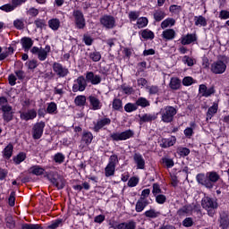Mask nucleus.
<instances>
[{
  "instance_id": "ea45409f",
  "label": "nucleus",
  "mask_w": 229,
  "mask_h": 229,
  "mask_svg": "<svg viewBox=\"0 0 229 229\" xmlns=\"http://www.w3.org/2000/svg\"><path fill=\"white\" fill-rule=\"evenodd\" d=\"M151 104L149 103V100H148L144 97H140L136 100V106L139 108V106H141V108H146L149 106Z\"/></svg>"
},
{
  "instance_id": "0e129e2a",
  "label": "nucleus",
  "mask_w": 229,
  "mask_h": 229,
  "mask_svg": "<svg viewBox=\"0 0 229 229\" xmlns=\"http://www.w3.org/2000/svg\"><path fill=\"white\" fill-rule=\"evenodd\" d=\"M117 164H119V157H117V155L114 154L110 156L108 165H114L115 167Z\"/></svg>"
},
{
  "instance_id": "603ef678",
  "label": "nucleus",
  "mask_w": 229,
  "mask_h": 229,
  "mask_svg": "<svg viewBox=\"0 0 229 229\" xmlns=\"http://www.w3.org/2000/svg\"><path fill=\"white\" fill-rule=\"evenodd\" d=\"M25 65H26V67H28V69L30 71H33L38 67V62L35 59H32V60L26 62Z\"/></svg>"
},
{
  "instance_id": "c756f323",
  "label": "nucleus",
  "mask_w": 229,
  "mask_h": 229,
  "mask_svg": "<svg viewBox=\"0 0 229 229\" xmlns=\"http://www.w3.org/2000/svg\"><path fill=\"white\" fill-rule=\"evenodd\" d=\"M30 171L31 174H34L35 176H42V174H45L46 177V169L42 168V166L38 165L31 166Z\"/></svg>"
},
{
  "instance_id": "f704fd0d",
  "label": "nucleus",
  "mask_w": 229,
  "mask_h": 229,
  "mask_svg": "<svg viewBox=\"0 0 229 229\" xmlns=\"http://www.w3.org/2000/svg\"><path fill=\"white\" fill-rule=\"evenodd\" d=\"M166 15L167 14H165V11L162 9H157L154 12L153 17L156 22H160L164 21V19H165Z\"/></svg>"
},
{
  "instance_id": "f03ea898",
  "label": "nucleus",
  "mask_w": 229,
  "mask_h": 229,
  "mask_svg": "<svg viewBox=\"0 0 229 229\" xmlns=\"http://www.w3.org/2000/svg\"><path fill=\"white\" fill-rule=\"evenodd\" d=\"M220 179L221 175L216 171L207 172L206 174L199 173L196 175V181L199 185H202V187H205L208 191H212Z\"/></svg>"
},
{
  "instance_id": "e433bc0d",
  "label": "nucleus",
  "mask_w": 229,
  "mask_h": 229,
  "mask_svg": "<svg viewBox=\"0 0 229 229\" xmlns=\"http://www.w3.org/2000/svg\"><path fill=\"white\" fill-rule=\"evenodd\" d=\"M48 27L50 30H53V31H58L60 29V20L58 18H53L48 21Z\"/></svg>"
},
{
  "instance_id": "f257e3e1",
  "label": "nucleus",
  "mask_w": 229,
  "mask_h": 229,
  "mask_svg": "<svg viewBox=\"0 0 229 229\" xmlns=\"http://www.w3.org/2000/svg\"><path fill=\"white\" fill-rule=\"evenodd\" d=\"M103 81L101 75L95 74L94 72H87L85 76L81 75L73 81L72 88V92H85L88 83L91 85H99Z\"/></svg>"
},
{
  "instance_id": "bb28decb",
  "label": "nucleus",
  "mask_w": 229,
  "mask_h": 229,
  "mask_svg": "<svg viewBox=\"0 0 229 229\" xmlns=\"http://www.w3.org/2000/svg\"><path fill=\"white\" fill-rule=\"evenodd\" d=\"M112 109L114 112H123V99L114 98L112 101Z\"/></svg>"
},
{
  "instance_id": "4d7b16f0",
  "label": "nucleus",
  "mask_w": 229,
  "mask_h": 229,
  "mask_svg": "<svg viewBox=\"0 0 229 229\" xmlns=\"http://www.w3.org/2000/svg\"><path fill=\"white\" fill-rule=\"evenodd\" d=\"M154 197L156 198V203H157V205H164V203L167 201V197L164 194H158Z\"/></svg>"
},
{
  "instance_id": "cd10ccee",
  "label": "nucleus",
  "mask_w": 229,
  "mask_h": 229,
  "mask_svg": "<svg viewBox=\"0 0 229 229\" xmlns=\"http://www.w3.org/2000/svg\"><path fill=\"white\" fill-rule=\"evenodd\" d=\"M217 110H219V104L214 102L212 106L208 107L207 112V121L212 119L215 114H217Z\"/></svg>"
},
{
  "instance_id": "a878e982",
  "label": "nucleus",
  "mask_w": 229,
  "mask_h": 229,
  "mask_svg": "<svg viewBox=\"0 0 229 229\" xmlns=\"http://www.w3.org/2000/svg\"><path fill=\"white\" fill-rule=\"evenodd\" d=\"M169 87L172 90H180V89H182V80L178 77H172Z\"/></svg>"
},
{
  "instance_id": "9b49d317",
  "label": "nucleus",
  "mask_w": 229,
  "mask_h": 229,
  "mask_svg": "<svg viewBox=\"0 0 229 229\" xmlns=\"http://www.w3.org/2000/svg\"><path fill=\"white\" fill-rule=\"evenodd\" d=\"M94 126L92 128L93 131H95V133H99V131H101V130H103V128H105V126H110L112 124V119H110L109 117H104L101 119H98L96 122H94Z\"/></svg>"
},
{
  "instance_id": "3c124183",
  "label": "nucleus",
  "mask_w": 229,
  "mask_h": 229,
  "mask_svg": "<svg viewBox=\"0 0 229 229\" xmlns=\"http://www.w3.org/2000/svg\"><path fill=\"white\" fill-rule=\"evenodd\" d=\"M169 12L173 13V15H180L182 13V5L172 4L169 6Z\"/></svg>"
},
{
  "instance_id": "a18cd8bd",
  "label": "nucleus",
  "mask_w": 229,
  "mask_h": 229,
  "mask_svg": "<svg viewBox=\"0 0 229 229\" xmlns=\"http://www.w3.org/2000/svg\"><path fill=\"white\" fill-rule=\"evenodd\" d=\"M87 55H88L89 58L90 60H92V62H99V60H101V53L98 52L97 50H95L93 52H89Z\"/></svg>"
},
{
  "instance_id": "7ed1b4c3",
  "label": "nucleus",
  "mask_w": 229,
  "mask_h": 229,
  "mask_svg": "<svg viewBox=\"0 0 229 229\" xmlns=\"http://www.w3.org/2000/svg\"><path fill=\"white\" fill-rule=\"evenodd\" d=\"M0 110L3 113L2 117L4 123L13 121V107L8 104V98L6 97H0Z\"/></svg>"
},
{
  "instance_id": "4be33fe9",
  "label": "nucleus",
  "mask_w": 229,
  "mask_h": 229,
  "mask_svg": "<svg viewBox=\"0 0 229 229\" xmlns=\"http://www.w3.org/2000/svg\"><path fill=\"white\" fill-rule=\"evenodd\" d=\"M33 44H34V41L30 37H23L21 39V45L23 51H25V53H28V51H30V48L33 47Z\"/></svg>"
},
{
  "instance_id": "8fccbe9b",
  "label": "nucleus",
  "mask_w": 229,
  "mask_h": 229,
  "mask_svg": "<svg viewBox=\"0 0 229 229\" xmlns=\"http://www.w3.org/2000/svg\"><path fill=\"white\" fill-rule=\"evenodd\" d=\"M156 119L157 115L145 114L140 118V121H141V123H151V121H156Z\"/></svg>"
},
{
  "instance_id": "5fc2aeb1",
  "label": "nucleus",
  "mask_w": 229,
  "mask_h": 229,
  "mask_svg": "<svg viewBox=\"0 0 229 229\" xmlns=\"http://www.w3.org/2000/svg\"><path fill=\"white\" fill-rule=\"evenodd\" d=\"M21 229H44L42 225L38 224H23Z\"/></svg>"
},
{
  "instance_id": "6e6d98bb",
  "label": "nucleus",
  "mask_w": 229,
  "mask_h": 229,
  "mask_svg": "<svg viewBox=\"0 0 229 229\" xmlns=\"http://www.w3.org/2000/svg\"><path fill=\"white\" fill-rule=\"evenodd\" d=\"M13 26L16 30H24V20L16 19L13 21Z\"/></svg>"
},
{
  "instance_id": "c03bdc74",
  "label": "nucleus",
  "mask_w": 229,
  "mask_h": 229,
  "mask_svg": "<svg viewBox=\"0 0 229 229\" xmlns=\"http://www.w3.org/2000/svg\"><path fill=\"white\" fill-rule=\"evenodd\" d=\"M53 160L55 164H64L65 162V155L62 152H57L54 155Z\"/></svg>"
},
{
  "instance_id": "39448f33",
  "label": "nucleus",
  "mask_w": 229,
  "mask_h": 229,
  "mask_svg": "<svg viewBox=\"0 0 229 229\" xmlns=\"http://www.w3.org/2000/svg\"><path fill=\"white\" fill-rule=\"evenodd\" d=\"M46 178L49 180L54 187L57 188V191H62V189H64L65 184L67 183L64 177L58 175V172L47 171L46 172Z\"/></svg>"
},
{
  "instance_id": "423d86ee",
  "label": "nucleus",
  "mask_w": 229,
  "mask_h": 229,
  "mask_svg": "<svg viewBox=\"0 0 229 229\" xmlns=\"http://www.w3.org/2000/svg\"><path fill=\"white\" fill-rule=\"evenodd\" d=\"M109 137L113 142L128 140V139H133L135 137V131L131 129H128L122 132H112Z\"/></svg>"
},
{
  "instance_id": "1a4fd4ad",
  "label": "nucleus",
  "mask_w": 229,
  "mask_h": 229,
  "mask_svg": "<svg viewBox=\"0 0 229 229\" xmlns=\"http://www.w3.org/2000/svg\"><path fill=\"white\" fill-rule=\"evenodd\" d=\"M52 69L57 78H66V76H69V74H71V72H69V68H66L65 66H64V64L58 62H55L52 64Z\"/></svg>"
},
{
  "instance_id": "393cba45",
  "label": "nucleus",
  "mask_w": 229,
  "mask_h": 229,
  "mask_svg": "<svg viewBox=\"0 0 229 229\" xmlns=\"http://www.w3.org/2000/svg\"><path fill=\"white\" fill-rule=\"evenodd\" d=\"M94 140V135L89 131H84L81 137V142H84L86 146H90Z\"/></svg>"
},
{
  "instance_id": "6ab92c4d",
  "label": "nucleus",
  "mask_w": 229,
  "mask_h": 229,
  "mask_svg": "<svg viewBox=\"0 0 229 229\" xmlns=\"http://www.w3.org/2000/svg\"><path fill=\"white\" fill-rule=\"evenodd\" d=\"M88 100L89 102V105L91 106V110H101L103 107V104L101 103V100L96 97V95L89 96Z\"/></svg>"
},
{
  "instance_id": "c85d7f7f",
  "label": "nucleus",
  "mask_w": 229,
  "mask_h": 229,
  "mask_svg": "<svg viewBox=\"0 0 229 229\" xmlns=\"http://www.w3.org/2000/svg\"><path fill=\"white\" fill-rule=\"evenodd\" d=\"M179 216H192V206L191 204L184 205L177 210Z\"/></svg>"
},
{
  "instance_id": "72a5a7b5",
  "label": "nucleus",
  "mask_w": 229,
  "mask_h": 229,
  "mask_svg": "<svg viewBox=\"0 0 229 229\" xmlns=\"http://www.w3.org/2000/svg\"><path fill=\"white\" fill-rule=\"evenodd\" d=\"M140 35L145 39V40H153L155 38V32L150 30L149 29H145L140 31Z\"/></svg>"
},
{
  "instance_id": "f3484780",
  "label": "nucleus",
  "mask_w": 229,
  "mask_h": 229,
  "mask_svg": "<svg viewBox=\"0 0 229 229\" xmlns=\"http://www.w3.org/2000/svg\"><path fill=\"white\" fill-rule=\"evenodd\" d=\"M216 92V88L214 86L207 88V85L200 84L199 86V94H201L202 98H210Z\"/></svg>"
},
{
  "instance_id": "5701e85b",
  "label": "nucleus",
  "mask_w": 229,
  "mask_h": 229,
  "mask_svg": "<svg viewBox=\"0 0 229 229\" xmlns=\"http://www.w3.org/2000/svg\"><path fill=\"white\" fill-rule=\"evenodd\" d=\"M133 160L137 165V169H145L146 167V160L140 153H135L133 155Z\"/></svg>"
},
{
  "instance_id": "37998d69",
  "label": "nucleus",
  "mask_w": 229,
  "mask_h": 229,
  "mask_svg": "<svg viewBox=\"0 0 229 229\" xmlns=\"http://www.w3.org/2000/svg\"><path fill=\"white\" fill-rule=\"evenodd\" d=\"M123 108H124V111L127 112V114H131V112H137V110H139V108L137 107L136 102L135 103L129 102L125 104Z\"/></svg>"
},
{
  "instance_id": "e2e57ef3",
  "label": "nucleus",
  "mask_w": 229,
  "mask_h": 229,
  "mask_svg": "<svg viewBox=\"0 0 229 229\" xmlns=\"http://www.w3.org/2000/svg\"><path fill=\"white\" fill-rule=\"evenodd\" d=\"M62 223H64V219L62 218H57L55 221L52 222V225H48L49 229H56L60 226H62Z\"/></svg>"
},
{
  "instance_id": "ddd939ff",
  "label": "nucleus",
  "mask_w": 229,
  "mask_h": 229,
  "mask_svg": "<svg viewBox=\"0 0 229 229\" xmlns=\"http://www.w3.org/2000/svg\"><path fill=\"white\" fill-rule=\"evenodd\" d=\"M26 3V0H12V4H5L0 6V10L2 12H5L6 13H10V12H13L15 8L18 6H22Z\"/></svg>"
},
{
  "instance_id": "dca6fc26",
  "label": "nucleus",
  "mask_w": 229,
  "mask_h": 229,
  "mask_svg": "<svg viewBox=\"0 0 229 229\" xmlns=\"http://www.w3.org/2000/svg\"><path fill=\"white\" fill-rule=\"evenodd\" d=\"M20 119L21 121H33V119H37V109L31 108L29 109L27 112L20 113Z\"/></svg>"
},
{
  "instance_id": "7c9ffc66",
  "label": "nucleus",
  "mask_w": 229,
  "mask_h": 229,
  "mask_svg": "<svg viewBox=\"0 0 229 229\" xmlns=\"http://www.w3.org/2000/svg\"><path fill=\"white\" fill-rule=\"evenodd\" d=\"M4 158L10 160L13 155V144L9 143L2 151Z\"/></svg>"
},
{
  "instance_id": "473e14b6",
  "label": "nucleus",
  "mask_w": 229,
  "mask_h": 229,
  "mask_svg": "<svg viewBox=\"0 0 229 229\" xmlns=\"http://www.w3.org/2000/svg\"><path fill=\"white\" fill-rule=\"evenodd\" d=\"M148 205H149V200H143L141 199H139L138 201L136 202V206H135V210L138 213H140L144 210V208H146V207H148Z\"/></svg>"
},
{
  "instance_id": "a19ab883",
  "label": "nucleus",
  "mask_w": 229,
  "mask_h": 229,
  "mask_svg": "<svg viewBox=\"0 0 229 229\" xmlns=\"http://www.w3.org/2000/svg\"><path fill=\"white\" fill-rule=\"evenodd\" d=\"M195 26H202L205 28L207 26V18H205L203 15H199L194 17Z\"/></svg>"
},
{
  "instance_id": "338daca9",
  "label": "nucleus",
  "mask_w": 229,
  "mask_h": 229,
  "mask_svg": "<svg viewBox=\"0 0 229 229\" xmlns=\"http://www.w3.org/2000/svg\"><path fill=\"white\" fill-rule=\"evenodd\" d=\"M221 21H226L229 19V11L228 10H221L218 15Z\"/></svg>"
},
{
  "instance_id": "412c9836",
  "label": "nucleus",
  "mask_w": 229,
  "mask_h": 229,
  "mask_svg": "<svg viewBox=\"0 0 229 229\" xmlns=\"http://www.w3.org/2000/svg\"><path fill=\"white\" fill-rule=\"evenodd\" d=\"M201 205L205 210H208V208H217V202H214V199L210 197L203 198Z\"/></svg>"
},
{
  "instance_id": "a211bd4d",
  "label": "nucleus",
  "mask_w": 229,
  "mask_h": 229,
  "mask_svg": "<svg viewBox=\"0 0 229 229\" xmlns=\"http://www.w3.org/2000/svg\"><path fill=\"white\" fill-rule=\"evenodd\" d=\"M198 41V36L196 33H188L181 38V44L182 46H189L193 42Z\"/></svg>"
},
{
  "instance_id": "c9c22d12",
  "label": "nucleus",
  "mask_w": 229,
  "mask_h": 229,
  "mask_svg": "<svg viewBox=\"0 0 229 229\" xmlns=\"http://www.w3.org/2000/svg\"><path fill=\"white\" fill-rule=\"evenodd\" d=\"M176 24V20L174 18H166L161 22V29L165 30L167 28H173Z\"/></svg>"
},
{
  "instance_id": "49530a36",
  "label": "nucleus",
  "mask_w": 229,
  "mask_h": 229,
  "mask_svg": "<svg viewBox=\"0 0 229 229\" xmlns=\"http://www.w3.org/2000/svg\"><path fill=\"white\" fill-rule=\"evenodd\" d=\"M114 174H115V166L107 164L105 168V175L106 178H110V176H114Z\"/></svg>"
},
{
  "instance_id": "6e6552de",
  "label": "nucleus",
  "mask_w": 229,
  "mask_h": 229,
  "mask_svg": "<svg viewBox=\"0 0 229 229\" xmlns=\"http://www.w3.org/2000/svg\"><path fill=\"white\" fill-rule=\"evenodd\" d=\"M72 17L74 19V26L76 30H85L87 21H85V15L81 10H73Z\"/></svg>"
},
{
  "instance_id": "864d4df0",
  "label": "nucleus",
  "mask_w": 229,
  "mask_h": 229,
  "mask_svg": "<svg viewBox=\"0 0 229 229\" xmlns=\"http://www.w3.org/2000/svg\"><path fill=\"white\" fill-rule=\"evenodd\" d=\"M177 153L180 157H189L191 155V149L186 147H181L177 149Z\"/></svg>"
},
{
  "instance_id": "052dcab7",
  "label": "nucleus",
  "mask_w": 229,
  "mask_h": 229,
  "mask_svg": "<svg viewBox=\"0 0 229 229\" xmlns=\"http://www.w3.org/2000/svg\"><path fill=\"white\" fill-rule=\"evenodd\" d=\"M182 85L184 87H191V85H194V78L191 76L184 77L182 79Z\"/></svg>"
},
{
  "instance_id": "f8f14e48",
  "label": "nucleus",
  "mask_w": 229,
  "mask_h": 229,
  "mask_svg": "<svg viewBox=\"0 0 229 229\" xmlns=\"http://www.w3.org/2000/svg\"><path fill=\"white\" fill-rule=\"evenodd\" d=\"M100 24L103 28H106V30H114V28H115V18L108 14L103 15L100 18Z\"/></svg>"
},
{
  "instance_id": "20e7f679",
  "label": "nucleus",
  "mask_w": 229,
  "mask_h": 229,
  "mask_svg": "<svg viewBox=\"0 0 229 229\" xmlns=\"http://www.w3.org/2000/svg\"><path fill=\"white\" fill-rule=\"evenodd\" d=\"M178 114V109L173 106H165L162 107L159 111V115H161L162 123L169 124L174 121V115Z\"/></svg>"
},
{
  "instance_id": "9d476101",
  "label": "nucleus",
  "mask_w": 229,
  "mask_h": 229,
  "mask_svg": "<svg viewBox=\"0 0 229 229\" xmlns=\"http://www.w3.org/2000/svg\"><path fill=\"white\" fill-rule=\"evenodd\" d=\"M44 128H46V122L40 121L34 123L32 127V138L34 140H38V139H42V135H44Z\"/></svg>"
},
{
  "instance_id": "09e8293b",
  "label": "nucleus",
  "mask_w": 229,
  "mask_h": 229,
  "mask_svg": "<svg viewBox=\"0 0 229 229\" xmlns=\"http://www.w3.org/2000/svg\"><path fill=\"white\" fill-rule=\"evenodd\" d=\"M149 24V21L146 17H140L137 20V26L139 30H142V28H146Z\"/></svg>"
},
{
  "instance_id": "de8ad7c7",
  "label": "nucleus",
  "mask_w": 229,
  "mask_h": 229,
  "mask_svg": "<svg viewBox=\"0 0 229 229\" xmlns=\"http://www.w3.org/2000/svg\"><path fill=\"white\" fill-rule=\"evenodd\" d=\"M161 164H163V165H165L167 169L174 167V161L173 160V158L162 157Z\"/></svg>"
},
{
  "instance_id": "680f3d73",
  "label": "nucleus",
  "mask_w": 229,
  "mask_h": 229,
  "mask_svg": "<svg viewBox=\"0 0 229 229\" xmlns=\"http://www.w3.org/2000/svg\"><path fill=\"white\" fill-rule=\"evenodd\" d=\"M152 194L153 196H158V194H162V189L160 188V184L153 183L152 185Z\"/></svg>"
},
{
  "instance_id": "4468645a",
  "label": "nucleus",
  "mask_w": 229,
  "mask_h": 229,
  "mask_svg": "<svg viewBox=\"0 0 229 229\" xmlns=\"http://www.w3.org/2000/svg\"><path fill=\"white\" fill-rule=\"evenodd\" d=\"M210 71L213 74H224L226 72V64L221 60H217L211 64Z\"/></svg>"
},
{
  "instance_id": "58836bf2",
  "label": "nucleus",
  "mask_w": 229,
  "mask_h": 229,
  "mask_svg": "<svg viewBox=\"0 0 229 229\" xmlns=\"http://www.w3.org/2000/svg\"><path fill=\"white\" fill-rule=\"evenodd\" d=\"M27 156L25 152H20L17 154V156H15L13 160L15 164V165H19L21 164H22V162H24V160H26Z\"/></svg>"
},
{
  "instance_id": "bf43d9fd",
  "label": "nucleus",
  "mask_w": 229,
  "mask_h": 229,
  "mask_svg": "<svg viewBox=\"0 0 229 229\" xmlns=\"http://www.w3.org/2000/svg\"><path fill=\"white\" fill-rule=\"evenodd\" d=\"M147 89L150 96H156L157 94L158 95V92H160V89L156 85L148 86Z\"/></svg>"
},
{
  "instance_id": "b1692460",
  "label": "nucleus",
  "mask_w": 229,
  "mask_h": 229,
  "mask_svg": "<svg viewBox=\"0 0 229 229\" xmlns=\"http://www.w3.org/2000/svg\"><path fill=\"white\" fill-rule=\"evenodd\" d=\"M162 38L165 40H174L176 38V31H174V29H166L162 32Z\"/></svg>"
},
{
  "instance_id": "0eeeda50",
  "label": "nucleus",
  "mask_w": 229,
  "mask_h": 229,
  "mask_svg": "<svg viewBox=\"0 0 229 229\" xmlns=\"http://www.w3.org/2000/svg\"><path fill=\"white\" fill-rule=\"evenodd\" d=\"M30 53H32V55H37L39 62H45V60H47L49 53H51V46L46 45L45 48L33 47L30 49Z\"/></svg>"
},
{
  "instance_id": "2f4dec72",
  "label": "nucleus",
  "mask_w": 229,
  "mask_h": 229,
  "mask_svg": "<svg viewBox=\"0 0 229 229\" xmlns=\"http://www.w3.org/2000/svg\"><path fill=\"white\" fill-rule=\"evenodd\" d=\"M74 105L75 106L83 108L87 105V97L85 95H78L74 98Z\"/></svg>"
},
{
  "instance_id": "79ce46f5",
  "label": "nucleus",
  "mask_w": 229,
  "mask_h": 229,
  "mask_svg": "<svg viewBox=\"0 0 229 229\" xmlns=\"http://www.w3.org/2000/svg\"><path fill=\"white\" fill-rule=\"evenodd\" d=\"M58 110V106L55 102H50L47 104V114L50 115H55Z\"/></svg>"
},
{
  "instance_id": "69168bd1",
  "label": "nucleus",
  "mask_w": 229,
  "mask_h": 229,
  "mask_svg": "<svg viewBox=\"0 0 229 229\" xmlns=\"http://www.w3.org/2000/svg\"><path fill=\"white\" fill-rule=\"evenodd\" d=\"M5 222H6L7 228H10V229L15 228V220H13V217L7 216L5 218Z\"/></svg>"
},
{
  "instance_id": "aec40b11",
  "label": "nucleus",
  "mask_w": 229,
  "mask_h": 229,
  "mask_svg": "<svg viewBox=\"0 0 229 229\" xmlns=\"http://www.w3.org/2000/svg\"><path fill=\"white\" fill-rule=\"evenodd\" d=\"M176 144V136H171L170 138H163L161 139V143L159 144L160 148L163 149H167V148H171Z\"/></svg>"
},
{
  "instance_id": "774afa93",
  "label": "nucleus",
  "mask_w": 229,
  "mask_h": 229,
  "mask_svg": "<svg viewBox=\"0 0 229 229\" xmlns=\"http://www.w3.org/2000/svg\"><path fill=\"white\" fill-rule=\"evenodd\" d=\"M36 28L42 30L46 26V20L37 19L34 21Z\"/></svg>"
},
{
  "instance_id": "4c0bfd02",
  "label": "nucleus",
  "mask_w": 229,
  "mask_h": 229,
  "mask_svg": "<svg viewBox=\"0 0 229 229\" xmlns=\"http://www.w3.org/2000/svg\"><path fill=\"white\" fill-rule=\"evenodd\" d=\"M161 215L160 211H157L153 208H150L144 212L145 217H148L149 219H157Z\"/></svg>"
},
{
  "instance_id": "13d9d810",
  "label": "nucleus",
  "mask_w": 229,
  "mask_h": 229,
  "mask_svg": "<svg viewBox=\"0 0 229 229\" xmlns=\"http://www.w3.org/2000/svg\"><path fill=\"white\" fill-rule=\"evenodd\" d=\"M139 15H140L139 12L131 11L128 14V17L131 22H135V21H139Z\"/></svg>"
},
{
  "instance_id": "2eb2a0df",
  "label": "nucleus",
  "mask_w": 229,
  "mask_h": 229,
  "mask_svg": "<svg viewBox=\"0 0 229 229\" xmlns=\"http://www.w3.org/2000/svg\"><path fill=\"white\" fill-rule=\"evenodd\" d=\"M218 225L221 229H228L229 228V213L226 211H223L220 213L218 217Z\"/></svg>"
}]
</instances>
